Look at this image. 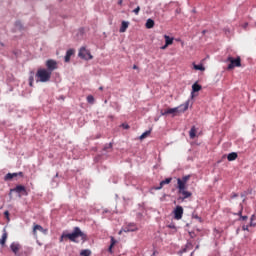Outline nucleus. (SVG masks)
I'll return each instance as SVG.
<instances>
[{"label":"nucleus","mask_w":256,"mask_h":256,"mask_svg":"<svg viewBox=\"0 0 256 256\" xmlns=\"http://www.w3.org/2000/svg\"><path fill=\"white\" fill-rule=\"evenodd\" d=\"M128 28H129V22L123 21L119 31L120 33H125V31H127Z\"/></svg>","instance_id":"a211bd4d"},{"label":"nucleus","mask_w":256,"mask_h":256,"mask_svg":"<svg viewBox=\"0 0 256 256\" xmlns=\"http://www.w3.org/2000/svg\"><path fill=\"white\" fill-rule=\"evenodd\" d=\"M18 256H21V255H18Z\"/></svg>","instance_id":"a18cd8bd"},{"label":"nucleus","mask_w":256,"mask_h":256,"mask_svg":"<svg viewBox=\"0 0 256 256\" xmlns=\"http://www.w3.org/2000/svg\"><path fill=\"white\" fill-rule=\"evenodd\" d=\"M11 191H15V193H27V189L23 185H18Z\"/></svg>","instance_id":"2eb2a0df"},{"label":"nucleus","mask_w":256,"mask_h":256,"mask_svg":"<svg viewBox=\"0 0 256 256\" xmlns=\"http://www.w3.org/2000/svg\"><path fill=\"white\" fill-rule=\"evenodd\" d=\"M15 25H16V27H21L22 25H21V21H17L16 23H15Z\"/></svg>","instance_id":"c9c22d12"},{"label":"nucleus","mask_w":256,"mask_h":256,"mask_svg":"<svg viewBox=\"0 0 256 256\" xmlns=\"http://www.w3.org/2000/svg\"><path fill=\"white\" fill-rule=\"evenodd\" d=\"M242 230L243 231H249V225H243Z\"/></svg>","instance_id":"473e14b6"},{"label":"nucleus","mask_w":256,"mask_h":256,"mask_svg":"<svg viewBox=\"0 0 256 256\" xmlns=\"http://www.w3.org/2000/svg\"><path fill=\"white\" fill-rule=\"evenodd\" d=\"M191 179V175L183 176L182 178L177 179V189L178 191H183L187 189V182Z\"/></svg>","instance_id":"39448f33"},{"label":"nucleus","mask_w":256,"mask_h":256,"mask_svg":"<svg viewBox=\"0 0 256 256\" xmlns=\"http://www.w3.org/2000/svg\"><path fill=\"white\" fill-rule=\"evenodd\" d=\"M118 5H123V0H119Z\"/></svg>","instance_id":"ea45409f"},{"label":"nucleus","mask_w":256,"mask_h":256,"mask_svg":"<svg viewBox=\"0 0 256 256\" xmlns=\"http://www.w3.org/2000/svg\"><path fill=\"white\" fill-rule=\"evenodd\" d=\"M253 221H255V215H252V216H251V219H250V227H255V223H254Z\"/></svg>","instance_id":"c756f323"},{"label":"nucleus","mask_w":256,"mask_h":256,"mask_svg":"<svg viewBox=\"0 0 256 256\" xmlns=\"http://www.w3.org/2000/svg\"><path fill=\"white\" fill-rule=\"evenodd\" d=\"M201 89H202L201 85H199V84H197V83H194V84L192 85V91H193V93H197V92L201 91Z\"/></svg>","instance_id":"4be33fe9"},{"label":"nucleus","mask_w":256,"mask_h":256,"mask_svg":"<svg viewBox=\"0 0 256 256\" xmlns=\"http://www.w3.org/2000/svg\"><path fill=\"white\" fill-rule=\"evenodd\" d=\"M243 27H244V29H246V27H249V24H248V23H245V24L243 25Z\"/></svg>","instance_id":"a19ab883"},{"label":"nucleus","mask_w":256,"mask_h":256,"mask_svg":"<svg viewBox=\"0 0 256 256\" xmlns=\"http://www.w3.org/2000/svg\"><path fill=\"white\" fill-rule=\"evenodd\" d=\"M227 61L229 63L227 70L231 71V69H235V67H241V57L238 56L236 58H233V56H229L227 58Z\"/></svg>","instance_id":"20e7f679"},{"label":"nucleus","mask_w":256,"mask_h":256,"mask_svg":"<svg viewBox=\"0 0 256 256\" xmlns=\"http://www.w3.org/2000/svg\"><path fill=\"white\" fill-rule=\"evenodd\" d=\"M242 213H243V206H241V209H240V211L238 212V215H239V221H247V219H249V217H247V216H243L242 215Z\"/></svg>","instance_id":"412c9836"},{"label":"nucleus","mask_w":256,"mask_h":256,"mask_svg":"<svg viewBox=\"0 0 256 256\" xmlns=\"http://www.w3.org/2000/svg\"><path fill=\"white\" fill-rule=\"evenodd\" d=\"M4 217H6V219L9 221V211H5L4 212Z\"/></svg>","instance_id":"72a5a7b5"},{"label":"nucleus","mask_w":256,"mask_h":256,"mask_svg":"<svg viewBox=\"0 0 256 256\" xmlns=\"http://www.w3.org/2000/svg\"><path fill=\"white\" fill-rule=\"evenodd\" d=\"M195 71H205V66L202 64H194Z\"/></svg>","instance_id":"b1692460"},{"label":"nucleus","mask_w":256,"mask_h":256,"mask_svg":"<svg viewBox=\"0 0 256 256\" xmlns=\"http://www.w3.org/2000/svg\"><path fill=\"white\" fill-rule=\"evenodd\" d=\"M81 256H91V250L85 249L80 252Z\"/></svg>","instance_id":"393cba45"},{"label":"nucleus","mask_w":256,"mask_h":256,"mask_svg":"<svg viewBox=\"0 0 256 256\" xmlns=\"http://www.w3.org/2000/svg\"><path fill=\"white\" fill-rule=\"evenodd\" d=\"M146 29H153L155 27V21L149 18L145 24Z\"/></svg>","instance_id":"f3484780"},{"label":"nucleus","mask_w":256,"mask_h":256,"mask_svg":"<svg viewBox=\"0 0 256 256\" xmlns=\"http://www.w3.org/2000/svg\"><path fill=\"white\" fill-rule=\"evenodd\" d=\"M78 56L80 59H85L86 61L93 59V55H91V52L85 47L80 48Z\"/></svg>","instance_id":"423d86ee"},{"label":"nucleus","mask_w":256,"mask_h":256,"mask_svg":"<svg viewBox=\"0 0 256 256\" xmlns=\"http://www.w3.org/2000/svg\"><path fill=\"white\" fill-rule=\"evenodd\" d=\"M9 237V234L7 233V229L4 228L3 229V234H2V237L0 239V245L2 247H5V243H7V238Z\"/></svg>","instance_id":"9d476101"},{"label":"nucleus","mask_w":256,"mask_h":256,"mask_svg":"<svg viewBox=\"0 0 256 256\" xmlns=\"http://www.w3.org/2000/svg\"><path fill=\"white\" fill-rule=\"evenodd\" d=\"M190 139H193L194 137H197V128L195 126H192L189 132Z\"/></svg>","instance_id":"6ab92c4d"},{"label":"nucleus","mask_w":256,"mask_h":256,"mask_svg":"<svg viewBox=\"0 0 256 256\" xmlns=\"http://www.w3.org/2000/svg\"><path fill=\"white\" fill-rule=\"evenodd\" d=\"M164 39H165L166 45H173V38H171L167 35H164Z\"/></svg>","instance_id":"5701e85b"},{"label":"nucleus","mask_w":256,"mask_h":256,"mask_svg":"<svg viewBox=\"0 0 256 256\" xmlns=\"http://www.w3.org/2000/svg\"><path fill=\"white\" fill-rule=\"evenodd\" d=\"M150 134H151V131H146V132H144V133L140 136V139L143 140V139H145V137H147V136L150 135Z\"/></svg>","instance_id":"c85d7f7f"},{"label":"nucleus","mask_w":256,"mask_h":256,"mask_svg":"<svg viewBox=\"0 0 256 256\" xmlns=\"http://www.w3.org/2000/svg\"><path fill=\"white\" fill-rule=\"evenodd\" d=\"M178 193H180V195H183V198H182L183 200L189 199V197H191L193 195V193L186 191V189L180 190V191H178Z\"/></svg>","instance_id":"dca6fc26"},{"label":"nucleus","mask_w":256,"mask_h":256,"mask_svg":"<svg viewBox=\"0 0 256 256\" xmlns=\"http://www.w3.org/2000/svg\"><path fill=\"white\" fill-rule=\"evenodd\" d=\"M35 81V78H33V76L29 77V82L33 83Z\"/></svg>","instance_id":"e433bc0d"},{"label":"nucleus","mask_w":256,"mask_h":256,"mask_svg":"<svg viewBox=\"0 0 256 256\" xmlns=\"http://www.w3.org/2000/svg\"><path fill=\"white\" fill-rule=\"evenodd\" d=\"M141 11V7H137L136 9L133 10V13H135V15H139V12Z\"/></svg>","instance_id":"7c9ffc66"},{"label":"nucleus","mask_w":256,"mask_h":256,"mask_svg":"<svg viewBox=\"0 0 256 256\" xmlns=\"http://www.w3.org/2000/svg\"><path fill=\"white\" fill-rule=\"evenodd\" d=\"M124 129H129V125L128 124H123Z\"/></svg>","instance_id":"58836bf2"},{"label":"nucleus","mask_w":256,"mask_h":256,"mask_svg":"<svg viewBox=\"0 0 256 256\" xmlns=\"http://www.w3.org/2000/svg\"><path fill=\"white\" fill-rule=\"evenodd\" d=\"M169 45H167V43H165L164 46L161 47L162 50H165Z\"/></svg>","instance_id":"4c0bfd02"},{"label":"nucleus","mask_w":256,"mask_h":256,"mask_svg":"<svg viewBox=\"0 0 256 256\" xmlns=\"http://www.w3.org/2000/svg\"><path fill=\"white\" fill-rule=\"evenodd\" d=\"M235 197H239V194H237V193H232L231 199H235Z\"/></svg>","instance_id":"f704fd0d"},{"label":"nucleus","mask_w":256,"mask_h":256,"mask_svg":"<svg viewBox=\"0 0 256 256\" xmlns=\"http://www.w3.org/2000/svg\"><path fill=\"white\" fill-rule=\"evenodd\" d=\"M174 218L179 221V219H183V207L177 206L174 210Z\"/></svg>","instance_id":"1a4fd4ad"},{"label":"nucleus","mask_w":256,"mask_h":256,"mask_svg":"<svg viewBox=\"0 0 256 256\" xmlns=\"http://www.w3.org/2000/svg\"><path fill=\"white\" fill-rule=\"evenodd\" d=\"M37 231H40V233H43V235H47L48 233V230L43 228V226L34 223L33 230H32L34 237H37Z\"/></svg>","instance_id":"6e6552de"},{"label":"nucleus","mask_w":256,"mask_h":256,"mask_svg":"<svg viewBox=\"0 0 256 256\" xmlns=\"http://www.w3.org/2000/svg\"><path fill=\"white\" fill-rule=\"evenodd\" d=\"M133 69H139L137 65H133Z\"/></svg>","instance_id":"79ce46f5"},{"label":"nucleus","mask_w":256,"mask_h":256,"mask_svg":"<svg viewBox=\"0 0 256 256\" xmlns=\"http://www.w3.org/2000/svg\"><path fill=\"white\" fill-rule=\"evenodd\" d=\"M73 55H75V49L67 50L66 55L64 57L65 63H69V61H71V57H73Z\"/></svg>","instance_id":"9b49d317"},{"label":"nucleus","mask_w":256,"mask_h":256,"mask_svg":"<svg viewBox=\"0 0 256 256\" xmlns=\"http://www.w3.org/2000/svg\"><path fill=\"white\" fill-rule=\"evenodd\" d=\"M99 89H100V91H103V87H100Z\"/></svg>","instance_id":"c03bdc74"},{"label":"nucleus","mask_w":256,"mask_h":256,"mask_svg":"<svg viewBox=\"0 0 256 256\" xmlns=\"http://www.w3.org/2000/svg\"><path fill=\"white\" fill-rule=\"evenodd\" d=\"M87 101L93 105V103H95V97H93V95H89L87 96Z\"/></svg>","instance_id":"bb28decb"},{"label":"nucleus","mask_w":256,"mask_h":256,"mask_svg":"<svg viewBox=\"0 0 256 256\" xmlns=\"http://www.w3.org/2000/svg\"><path fill=\"white\" fill-rule=\"evenodd\" d=\"M115 246V238H111V244H110V246H109V251H110V253H111V251H112V249H113V247Z\"/></svg>","instance_id":"cd10ccee"},{"label":"nucleus","mask_w":256,"mask_h":256,"mask_svg":"<svg viewBox=\"0 0 256 256\" xmlns=\"http://www.w3.org/2000/svg\"><path fill=\"white\" fill-rule=\"evenodd\" d=\"M10 249L13 251V253H15V255H17V253H19V250L21 249V244L12 243Z\"/></svg>","instance_id":"4468645a"},{"label":"nucleus","mask_w":256,"mask_h":256,"mask_svg":"<svg viewBox=\"0 0 256 256\" xmlns=\"http://www.w3.org/2000/svg\"><path fill=\"white\" fill-rule=\"evenodd\" d=\"M171 181H173V178H166L165 180H162L160 182V185L158 187H156V191H159L161 189H163L164 185H169V183H171Z\"/></svg>","instance_id":"f8f14e48"},{"label":"nucleus","mask_w":256,"mask_h":256,"mask_svg":"<svg viewBox=\"0 0 256 256\" xmlns=\"http://www.w3.org/2000/svg\"><path fill=\"white\" fill-rule=\"evenodd\" d=\"M30 87H33V82H29Z\"/></svg>","instance_id":"37998d69"},{"label":"nucleus","mask_w":256,"mask_h":256,"mask_svg":"<svg viewBox=\"0 0 256 256\" xmlns=\"http://www.w3.org/2000/svg\"><path fill=\"white\" fill-rule=\"evenodd\" d=\"M107 149H113V144L109 143L104 147V150L107 151Z\"/></svg>","instance_id":"2f4dec72"},{"label":"nucleus","mask_w":256,"mask_h":256,"mask_svg":"<svg viewBox=\"0 0 256 256\" xmlns=\"http://www.w3.org/2000/svg\"><path fill=\"white\" fill-rule=\"evenodd\" d=\"M46 70L49 71V73H51L53 75V72L58 69L57 66V61L53 60V59H49L46 61Z\"/></svg>","instance_id":"0eeeda50"},{"label":"nucleus","mask_w":256,"mask_h":256,"mask_svg":"<svg viewBox=\"0 0 256 256\" xmlns=\"http://www.w3.org/2000/svg\"><path fill=\"white\" fill-rule=\"evenodd\" d=\"M123 231H124L125 233H129V232H131V231H137V228H136L135 226L126 227V228L123 229Z\"/></svg>","instance_id":"a878e982"},{"label":"nucleus","mask_w":256,"mask_h":256,"mask_svg":"<svg viewBox=\"0 0 256 256\" xmlns=\"http://www.w3.org/2000/svg\"><path fill=\"white\" fill-rule=\"evenodd\" d=\"M187 109H189V100L176 108H170V109L165 110L164 112L161 111V115L162 116H165V115L175 116V115H177V113H185V111H187Z\"/></svg>","instance_id":"7ed1b4c3"},{"label":"nucleus","mask_w":256,"mask_h":256,"mask_svg":"<svg viewBox=\"0 0 256 256\" xmlns=\"http://www.w3.org/2000/svg\"><path fill=\"white\" fill-rule=\"evenodd\" d=\"M18 175H20V177H23V172L20 173H8L5 177H4V181H11V179L17 177Z\"/></svg>","instance_id":"ddd939ff"},{"label":"nucleus","mask_w":256,"mask_h":256,"mask_svg":"<svg viewBox=\"0 0 256 256\" xmlns=\"http://www.w3.org/2000/svg\"><path fill=\"white\" fill-rule=\"evenodd\" d=\"M53 74L49 72V70L45 68H40L36 72V82L37 83H48V81H51V76Z\"/></svg>","instance_id":"f03ea898"},{"label":"nucleus","mask_w":256,"mask_h":256,"mask_svg":"<svg viewBox=\"0 0 256 256\" xmlns=\"http://www.w3.org/2000/svg\"><path fill=\"white\" fill-rule=\"evenodd\" d=\"M63 239H69V241H72L73 243H79V240L77 239H81L82 243H85V241H87V234L83 233L80 227H75L72 233L62 234L60 243H63Z\"/></svg>","instance_id":"f257e3e1"},{"label":"nucleus","mask_w":256,"mask_h":256,"mask_svg":"<svg viewBox=\"0 0 256 256\" xmlns=\"http://www.w3.org/2000/svg\"><path fill=\"white\" fill-rule=\"evenodd\" d=\"M238 155L237 152H232L230 154H228L227 159L228 161H235V159H237Z\"/></svg>","instance_id":"aec40b11"}]
</instances>
